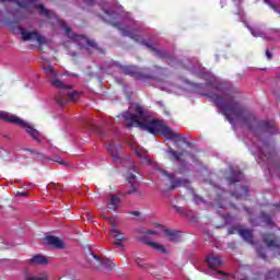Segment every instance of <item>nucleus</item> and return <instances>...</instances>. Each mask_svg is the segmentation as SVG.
<instances>
[{"instance_id":"9b49d317","label":"nucleus","mask_w":280,"mask_h":280,"mask_svg":"<svg viewBox=\"0 0 280 280\" xmlns=\"http://www.w3.org/2000/svg\"><path fill=\"white\" fill-rule=\"evenodd\" d=\"M129 145L131 150L136 152L137 156L141 159L142 163H147V165L152 164V160H150V155L148 154V151H145V149L141 148L139 144H137L133 141H130Z\"/></svg>"},{"instance_id":"dca6fc26","label":"nucleus","mask_w":280,"mask_h":280,"mask_svg":"<svg viewBox=\"0 0 280 280\" xmlns=\"http://www.w3.org/2000/svg\"><path fill=\"white\" fill-rule=\"evenodd\" d=\"M244 242H247V244H254V235L252 229L241 228L240 234H238Z\"/></svg>"},{"instance_id":"423d86ee","label":"nucleus","mask_w":280,"mask_h":280,"mask_svg":"<svg viewBox=\"0 0 280 280\" xmlns=\"http://www.w3.org/2000/svg\"><path fill=\"white\" fill-rule=\"evenodd\" d=\"M156 187L162 194H167V191H174L176 187H189V180H180L174 176H166L158 180Z\"/></svg>"},{"instance_id":"7c9ffc66","label":"nucleus","mask_w":280,"mask_h":280,"mask_svg":"<svg viewBox=\"0 0 280 280\" xmlns=\"http://www.w3.org/2000/svg\"><path fill=\"white\" fill-rule=\"evenodd\" d=\"M136 264H137V266H139V268H141L142 270H148V264H145V261H143V259H141V258H136Z\"/></svg>"},{"instance_id":"a19ab883","label":"nucleus","mask_w":280,"mask_h":280,"mask_svg":"<svg viewBox=\"0 0 280 280\" xmlns=\"http://www.w3.org/2000/svg\"><path fill=\"white\" fill-rule=\"evenodd\" d=\"M218 200H219V201H218L219 208H220V209H224V203H222V202H224V198L219 197Z\"/></svg>"},{"instance_id":"2eb2a0df","label":"nucleus","mask_w":280,"mask_h":280,"mask_svg":"<svg viewBox=\"0 0 280 280\" xmlns=\"http://www.w3.org/2000/svg\"><path fill=\"white\" fill-rule=\"evenodd\" d=\"M28 264L31 266H47L49 259L40 254H36L28 260Z\"/></svg>"},{"instance_id":"1a4fd4ad","label":"nucleus","mask_w":280,"mask_h":280,"mask_svg":"<svg viewBox=\"0 0 280 280\" xmlns=\"http://www.w3.org/2000/svg\"><path fill=\"white\" fill-rule=\"evenodd\" d=\"M20 34L23 40L37 43V45H45V43H47V38H45L43 35H38L36 32H30L23 27H20Z\"/></svg>"},{"instance_id":"09e8293b","label":"nucleus","mask_w":280,"mask_h":280,"mask_svg":"<svg viewBox=\"0 0 280 280\" xmlns=\"http://www.w3.org/2000/svg\"><path fill=\"white\" fill-rule=\"evenodd\" d=\"M232 176H242L241 171H234V173L232 174Z\"/></svg>"},{"instance_id":"f8f14e48","label":"nucleus","mask_w":280,"mask_h":280,"mask_svg":"<svg viewBox=\"0 0 280 280\" xmlns=\"http://www.w3.org/2000/svg\"><path fill=\"white\" fill-rule=\"evenodd\" d=\"M126 180L128 185H130V190L122 194V196H130L132 194H138L141 196V192L139 191V182L137 180V176H127Z\"/></svg>"},{"instance_id":"ddd939ff","label":"nucleus","mask_w":280,"mask_h":280,"mask_svg":"<svg viewBox=\"0 0 280 280\" xmlns=\"http://www.w3.org/2000/svg\"><path fill=\"white\" fill-rule=\"evenodd\" d=\"M45 241L47 242V244L49 246H52V248H57L59 250H63V248H66L65 246V242L62 241V238L58 237V236H46Z\"/></svg>"},{"instance_id":"4468645a","label":"nucleus","mask_w":280,"mask_h":280,"mask_svg":"<svg viewBox=\"0 0 280 280\" xmlns=\"http://www.w3.org/2000/svg\"><path fill=\"white\" fill-rule=\"evenodd\" d=\"M236 200H246L248 198V186H235V191L231 192Z\"/></svg>"},{"instance_id":"0eeeda50","label":"nucleus","mask_w":280,"mask_h":280,"mask_svg":"<svg viewBox=\"0 0 280 280\" xmlns=\"http://www.w3.org/2000/svg\"><path fill=\"white\" fill-rule=\"evenodd\" d=\"M122 73L131 75L136 80H152V75L148 73V69L138 70L135 66H125L121 68Z\"/></svg>"},{"instance_id":"412c9836","label":"nucleus","mask_w":280,"mask_h":280,"mask_svg":"<svg viewBox=\"0 0 280 280\" xmlns=\"http://www.w3.org/2000/svg\"><path fill=\"white\" fill-rule=\"evenodd\" d=\"M119 148H121L119 144H115L113 142L107 144V152H109L110 156H113L115 161H117L119 156Z\"/></svg>"},{"instance_id":"ea45409f","label":"nucleus","mask_w":280,"mask_h":280,"mask_svg":"<svg viewBox=\"0 0 280 280\" xmlns=\"http://www.w3.org/2000/svg\"><path fill=\"white\" fill-rule=\"evenodd\" d=\"M261 154H264V156H267L268 160H270V156H268V153H266V151L268 150V147H264L259 149Z\"/></svg>"},{"instance_id":"6ab92c4d","label":"nucleus","mask_w":280,"mask_h":280,"mask_svg":"<svg viewBox=\"0 0 280 280\" xmlns=\"http://www.w3.org/2000/svg\"><path fill=\"white\" fill-rule=\"evenodd\" d=\"M109 233L116 242H128V238L124 236V233L117 229L116 225H113L109 230Z\"/></svg>"},{"instance_id":"9d476101","label":"nucleus","mask_w":280,"mask_h":280,"mask_svg":"<svg viewBox=\"0 0 280 280\" xmlns=\"http://www.w3.org/2000/svg\"><path fill=\"white\" fill-rule=\"evenodd\" d=\"M44 71L49 82H51L52 86H56L57 89H67V86L60 80H58V73H56V70H54V67L46 66L44 68Z\"/></svg>"},{"instance_id":"a18cd8bd","label":"nucleus","mask_w":280,"mask_h":280,"mask_svg":"<svg viewBox=\"0 0 280 280\" xmlns=\"http://www.w3.org/2000/svg\"><path fill=\"white\" fill-rule=\"evenodd\" d=\"M244 210L246 211V213L249 215V218H253V211L249 208H244Z\"/></svg>"},{"instance_id":"4c0bfd02","label":"nucleus","mask_w":280,"mask_h":280,"mask_svg":"<svg viewBox=\"0 0 280 280\" xmlns=\"http://www.w3.org/2000/svg\"><path fill=\"white\" fill-rule=\"evenodd\" d=\"M54 161L56 163H59V165H69V162H67V161H65V160H62L60 158H56Z\"/></svg>"},{"instance_id":"f704fd0d","label":"nucleus","mask_w":280,"mask_h":280,"mask_svg":"<svg viewBox=\"0 0 280 280\" xmlns=\"http://www.w3.org/2000/svg\"><path fill=\"white\" fill-rule=\"evenodd\" d=\"M265 3H267V5L271 8V10H275V12H279V14H280V11L277 10L272 0H265Z\"/></svg>"},{"instance_id":"c9c22d12","label":"nucleus","mask_w":280,"mask_h":280,"mask_svg":"<svg viewBox=\"0 0 280 280\" xmlns=\"http://www.w3.org/2000/svg\"><path fill=\"white\" fill-rule=\"evenodd\" d=\"M240 178H242V177H240V176H230V177H228V180H229V183L234 185V183L240 182Z\"/></svg>"},{"instance_id":"c85d7f7f","label":"nucleus","mask_w":280,"mask_h":280,"mask_svg":"<svg viewBox=\"0 0 280 280\" xmlns=\"http://www.w3.org/2000/svg\"><path fill=\"white\" fill-rule=\"evenodd\" d=\"M155 86H158V89H161L162 91H170L171 84L168 82H158L155 83Z\"/></svg>"},{"instance_id":"aec40b11","label":"nucleus","mask_w":280,"mask_h":280,"mask_svg":"<svg viewBox=\"0 0 280 280\" xmlns=\"http://www.w3.org/2000/svg\"><path fill=\"white\" fill-rule=\"evenodd\" d=\"M207 264L211 269L220 268V266H222V258H220V256L210 255L207 257Z\"/></svg>"},{"instance_id":"20e7f679","label":"nucleus","mask_w":280,"mask_h":280,"mask_svg":"<svg viewBox=\"0 0 280 280\" xmlns=\"http://www.w3.org/2000/svg\"><path fill=\"white\" fill-rule=\"evenodd\" d=\"M37 10H39V14H43L44 16L49 19L52 25H56V27H59V30H63V32H66V36H68V38H70V40L75 43L79 47H92L93 49H95L96 45L94 40H90L83 35H75L71 33V28H69V26H67V24L62 20H60V18H58L56 13H54V11L47 10L43 4L37 5Z\"/></svg>"},{"instance_id":"c03bdc74","label":"nucleus","mask_w":280,"mask_h":280,"mask_svg":"<svg viewBox=\"0 0 280 280\" xmlns=\"http://www.w3.org/2000/svg\"><path fill=\"white\" fill-rule=\"evenodd\" d=\"M124 241H115L114 244L115 246H118L119 248H124V243H121Z\"/></svg>"},{"instance_id":"49530a36","label":"nucleus","mask_w":280,"mask_h":280,"mask_svg":"<svg viewBox=\"0 0 280 280\" xmlns=\"http://www.w3.org/2000/svg\"><path fill=\"white\" fill-rule=\"evenodd\" d=\"M86 5H93L95 3V0H83Z\"/></svg>"},{"instance_id":"393cba45","label":"nucleus","mask_w":280,"mask_h":280,"mask_svg":"<svg viewBox=\"0 0 280 280\" xmlns=\"http://www.w3.org/2000/svg\"><path fill=\"white\" fill-rule=\"evenodd\" d=\"M265 278L266 279H278V280H280V270L279 269L269 270L266 273Z\"/></svg>"},{"instance_id":"5fc2aeb1","label":"nucleus","mask_w":280,"mask_h":280,"mask_svg":"<svg viewBox=\"0 0 280 280\" xmlns=\"http://www.w3.org/2000/svg\"><path fill=\"white\" fill-rule=\"evenodd\" d=\"M94 259H96V261H100V257H97L96 255H94Z\"/></svg>"},{"instance_id":"f03ea898","label":"nucleus","mask_w":280,"mask_h":280,"mask_svg":"<svg viewBox=\"0 0 280 280\" xmlns=\"http://www.w3.org/2000/svg\"><path fill=\"white\" fill-rule=\"evenodd\" d=\"M122 119L124 125L127 126V128L136 127L141 128V130H147V132H150L151 135H162V137L174 141V143L185 141L183 136L172 130L160 120L154 119L139 105L136 106V115L126 112L122 114Z\"/></svg>"},{"instance_id":"39448f33","label":"nucleus","mask_w":280,"mask_h":280,"mask_svg":"<svg viewBox=\"0 0 280 280\" xmlns=\"http://www.w3.org/2000/svg\"><path fill=\"white\" fill-rule=\"evenodd\" d=\"M0 119L2 121H8L9 124H15L16 126H22V128L26 129V132L32 136L33 139L36 141H40V132L38 130L34 129L32 125L26 122L25 120L19 118V116L10 114L8 112H0Z\"/></svg>"},{"instance_id":"6e6552de","label":"nucleus","mask_w":280,"mask_h":280,"mask_svg":"<svg viewBox=\"0 0 280 280\" xmlns=\"http://www.w3.org/2000/svg\"><path fill=\"white\" fill-rule=\"evenodd\" d=\"M142 235L139 237V242H142V244H145L147 246H152V248H154V250H159L160 253H163L164 255L167 254V249L165 248V246L155 243V242H151L150 238L148 237V235H159V233L154 230H147L144 232H141Z\"/></svg>"},{"instance_id":"a878e982","label":"nucleus","mask_w":280,"mask_h":280,"mask_svg":"<svg viewBox=\"0 0 280 280\" xmlns=\"http://www.w3.org/2000/svg\"><path fill=\"white\" fill-rule=\"evenodd\" d=\"M49 277L44 275L43 277H34L32 273L25 271L24 272V280H48Z\"/></svg>"},{"instance_id":"a211bd4d","label":"nucleus","mask_w":280,"mask_h":280,"mask_svg":"<svg viewBox=\"0 0 280 280\" xmlns=\"http://www.w3.org/2000/svg\"><path fill=\"white\" fill-rule=\"evenodd\" d=\"M249 32L256 38L259 37V36L266 38V40H277V38H279V33H277V32L271 33L272 36H264V33H261V30H259V28H249Z\"/></svg>"},{"instance_id":"79ce46f5","label":"nucleus","mask_w":280,"mask_h":280,"mask_svg":"<svg viewBox=\"0 0 280 280\" xmlns=\"http://www.w3.org/2000/svg\"><path fill=\"white\" fill-rule=\"evenodd\" d=\"M158 176L161 175V176H167V173L163 170H158L156 173H155Z\"/></svg>"},{"instance_id":"b1692460","label":"nucleus","mask_w":280,"mask_h":280,"mask_svg":"<svg viewBox=\"0 0 280 280\" xmlns=\"http://www.w3.org/2000/svg\"><path fill=\"white\" fill-rule=\"evenodd\" d=\"M264 242L268 246V248H279L277 241L275 238H272V234H267L264 237Z\"/></svg>"},{"instance_id":"f3484780","label":"nucleus","mask_w":280,"mask_h":280,"mask_svg":"<svg viewBox=\"0 0 280 280\" xmlns=\"http://www.w3.org/2000/svg\"><path fill=\"white\" fill-rule=\"evenodd\" d=\"M164 233L168 242H180V231L165 229Z\"/></svg>"},{"instance_id":"3c124183","label":"nucleus","mask_w":280,"mask_h":280,"mask_svg":"<svg viewBox=\"0 0 280 280\" xmlns=\"http://www.w3.org/2000/svg\"><path fill=\"white\" fill-rule=\"evenodd\" d=\"M266 56H267V58L270 60V58H272V55L270 54V50H267L266 51Z\"/></svg>"},{"instance_id":"864d4df0","label":"nucleus","mask_w":280,"mask_h":280,"mask_svg":"<svg viewBox=\"0 0 280 280\" xmlns=\"http://www.w3.org/2000/svg\"><path fill=\"white\" fill-rule=\"evenodd\" d=\"M217 275H222V276H224V275H226V273H224V271H222V270H218V271H217Z\"/></svg>"},{"instance_id":"603ef678","label":"nucleus","mask_w":280,"mask_h":280,"mask_svg":"<svg viewBox=\"0 0 280 280\" xmlns=\"http://www.w3.org/2000/svg\"><path fill=\"white\" fill-rule=\"evenodd\" d=\"M132 170H133V172H136V174H140L139 168L137 166H132Z\"/></svg>"},{"instance_id":"e433bc0d","label":"nucleus","mask_w":280,"mask_h":280,"mask_svg":"<svg viewBox=\"0 0 280 280\" xmlns=\"http://www.w3.org/2000/svg\"><path fill=\"white\" fill-rule=\"evenodd\" d=\"M49 188L54 187L55 189H58L59 191H62V185L60 184H56V183H51L48 185Z\"/></svg>"},{"instance_id":"4be33fe9","label":"nucleus","mask_w":280,"mask_h":280,"mask_svg":"<svg viewBox=\"0 0 280 280\" xmlns=\"http://www.w3.org/2000/svg\"><path fill=\"white\" fill-rule=\"evenodd\" d=\"M119 202H121L119 197H117L116 195H110V199L108 202V209L110 211H117V209H119Z\"/></svg>"},{"instance_id":"37998d69","label":"nucleus","mask_w":280,"mask_h":280,"mask_svg":"<svg viewBox=\"0 0 280 280\" xmlns=\"http://www.w3.org/2000/svg\"><path fill=\"white\" fill-rule=\"evenodd\" d=\"M228 246L229 248H232V250H235V248H237V244L235 242L229 243Z\"/></svg>"},{"instance_id":"f257e3e1","label":"nucleus","mask_w":280,"mask_h":280,"mask_svg":"<svg viewBox=\"0 0 280 280\" xmlns=\"http://www.w3.org/2000/svg\"><path fill=\"white\" fill-rule=\"evenodd\" d=\"M210 84H212L213 92L202 93V95L209 97L217 104L218 108H220L221 113H223L224 117L232 126L242 124L250 127V124L255 121V116L244 109L235 96L215 86L213 81H210Z\"/></svg>"},{"instance_id":"c756f323","label":"nucleus","mask_w":280,"mask_h":280,"mask_svg":"<svg viewBox=\"0 0 280 280\" xmlns=\"http://www.w3.org/2000/svg\"><path fill=\"white\" fill-rule=\"evenodd\" d=\"M68 96L71 102H78V100H80V92H69Z\"/></svg>"},{"instance_id":"5701e85b","label":"nucleus","mask_w":280,"mask_h":280,"mask_svg":"<svg viewBox=\"0 0 280 280\" xmlns=\"http://www.w3.org/2000/svg\"><path fill=\"white\" fill-rule=\"evenodd\" d=\"M167 158L170 159V161H180V156H183V153H178L176 152L174 149H172V147H168L165 150Z\"/></svg>"},{"instance_id":"bb28decb","label":"nucleus","mask_w":280,"mask_h":280,"mask_svg":"<svg viewBox=\"0 0 280 280\" xmlns=\"http://www.w3.org/2000/svg\"><path fill=\"white\" fill-rule=\"evenodd\" d=\"M243 225L236 224L232 225L228 229V235H236V233L240 235V231H242Z\"/></svg>"},{"instance_id":"6e6d98bb","label":"nucleus","mask_w":280,"mask_h":280,"mask_svg":"<svg viewBox=\"0 0 280 280\" xmlns=\"http://www.w3.org/2000/svg\"><path fill=\"white\" fill-rule=\"evenodd\" d=\"M130 176H135V174L131 173Z\"/></svg>"},{"instance_id":"58836bf2","label":"nucleus","mask_w":280,"mask_h":280,"mask_svg":"<svg viewBox=\"0 0 280 280\" xmlns=\"http://www.w3.org/2000/svg\"><path fill=\"white\" fill-rule=\"evenodd\" d=\"M15 196L18 197V198H26V196H27V192H25V191H16L15 192Z\"/></svg>"},{"instance_id":"cd10ccee","label":"nucleus","mask_w":280,"mask_h":280,"mask_svg":"<svg viewBox=\"0 0 280 280\" xmlns=\"http://www.w3.org/2000/svg\"><path fill=\"white\" fill-rule=\"evenodd\" d=\"M102 266L107 268L108 270H114L115 269V262L113 260L105 258L101 261Z\"/></svg>"},{"instance_id":"473e14b6","label":"nucleus","mask_w":280,"mask_h":280,"mask_svg":"<svg viewBox=\"0 0 280 280\" xmlns=\"http://www.w3.org/2000/svg\"><path fill=\"white\" fill-rule=\"evenodd\" d=\"M264 128H265V130H267V132L272 133V129L275 128V122H265Z\"/></svg>"},{"instance_id":"2f4dec72","label":"nucleus","mask_w":280,"mask_h":280,"mask_svg":"<svg viewBox=\"0 0 280 280\" xmlns=\"http://www.w3.org/2000/svg\"><path fill=\"white\" fill-rule=\"evenodd\" d=\"M261 215H262L266 224H268L269 226H272V224H275L272 222V219L270 218V215L266 214V212H261Z\"/></svg>"},{"instance_id":"de8ad7c7","label":"nucleus","mask_w":280,"mask_h":280,"mask_svg":"<svg viewBox=\"0 0 280 280\" xmlns=\"http://www.w3.org/2000/svg\"><path fill=\"white\" fill-rule=\"evenodd\" d=\"M131 215H135L136 218H139V215H141V212L139 211H132Z\"/></svg>"},{"instance_id":"8fccbe9b","label":"nucleus","mask_w":280,"mask_h":280,"mask_svg":"<svg viewBox=\"0 0 280 280\" xmlns=\"http://www.w3.org/2000/svg\"><path fill=\"white\" fill-rule=\"evenodd\" d=\"M259 257H260L261 259H267L266 253H259Z\"/></svg>"},{"instance_id":"72a5a7b5","label":"nucleus","mask_w":280,"mask_h":280,"mask_svg":"<svg viewBox=\"0 0 280 280\" xmlns=\"http://www.w3.org/2000/svg\"><path fill=\"white\" fill-rule=\"evenodd\" d=\"M57 104H59V106H67V98L65 96L57 97Z\"/></svg>"},{"instance_id":"7ed1b4c3","label":"nucleus","mask_w":280,"mask_h":280,"mask_svg":"<svg viewBox=\"0 0 280 280\" xmlns=\"http://www.w3.org/2000/svg\"><path fill=\"white\" fill-rule=\"evenodd\" d=\"M110 4L106 3L102 7L103 12L106 14L107 19L105 21H108L114 27H117L122 32V36H128L129 38H132L136 43H140V45H144L150 49L151 51H155V56H163V52L161 50H156L154 48V45L147 43L145 40L141 39V35L139 32V28H137V24L132 20H122V22H115V19H119V15H117V12L115 10L109 9Z\"/></svg>"}]
</instances>
